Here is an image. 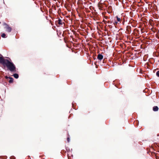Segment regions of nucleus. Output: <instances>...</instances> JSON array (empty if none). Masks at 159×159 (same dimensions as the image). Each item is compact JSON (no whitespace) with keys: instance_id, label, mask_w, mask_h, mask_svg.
<instances>
[{"instance_id":"2","label":"nucleus","mask_w":159,"mask_h":159,"mask_svg":"<svg viewBox=\"0 0 159 159\" xmlns=\"http://www.w3.org/2000/svg\"><path fill=\"white\" fill-rule=\"evenodd\" d=\"M5 28L6 29V31L8 32H10L11 31V27L8 26L6 24Z\"/></svg>"},{"instance_id":"6","label":"nucleus","mask_w":159,"mask_h":159,"mask_svg":"<svg viewBox=\"0 0 159 159\" xmlns=\"http://www.w3.org/2000/svg\"><path fill=\"white\" fill-rule=\"evenodd\" d=\"M116 18H117V20L118 21L120 22V18H119L118 16H116Z\"/></svg>"},{"instance_id":"5","label":"nucleus","mask_w":159,"mask_h":159,"mask_svg":"<svg viewBox=\"0 0 159 159\" xmlns=\"http://www.w3.org/2000/svg\"><path fill=\"white\" fill-rule=\"evenodd\" d=\"M14 77L16 79H17L18 78V75L17 74H15L13 75Z\"/></svg>"},{"instance_id":"1","label":"nucleus","mask_w":159,"mask_h":159,"mask_svg":"<svg viewBox=\"0 0 159 159\" xmlns=\"http://www.w3.org/2000/svg\"><path fill=\"white\" fill-rule=\"evenodd\" d=\"M0 63L4 66H6L11 71H15L16 67L13 63L8 60L4 59L2 57H0Z\"/></svg>"},{"instance_id":"8","label":"nucleus","mask_w":159,"mask_h":159,"mask_svg":"<svg viewBox=\"0 0 159 159\" xmlns=\"http://www.w3.org/2000/svg\"><path fill=\"white\" fill-rule=\"evenodd\" d=\"M10 78V80L9 81V82L10 83H12V82L13 81V78Z\"/></svg>"},{"instance_id":"11","label":"nucleus","mask_w":159,"mask_h":159,"mask_svg":"<svg viewBox=\"0 0 159 159\" xmlns=\"http://www.w3.org/2000/svg\"><path fill=\"white\" fill-rule=\"evenodd\" d=\"M115 23H116V24H117V22H115Z\"/></svg>"},{"instance_id":"10","label":"nucleus","mask_w":159,"mask_h":159,"mask_svg":"<svg viewBox=\"0 0 159 159\" xmlns=\"http://www.w3.org/2000/svg\"><path fill=\"white\" fill-rule=\"evenodd\" d=\"M70 139L69 138H67V140L68 142H69V141H70Z\"/></svg>"},{"instance_id":"7","label":"nucleus","mask_w":159,"mask_h":159,"mask_svg":"<svg viewBox=\"0 0 159 159\" xmlns=\"http://www.w3.org/2000/svg\"><path fill=\"white\" fill-rule=\"evenodd\" d=\"M2 37L3 38H5L6 36L5 34L3 33L2 34Z\"/></svg>"},{"instance_id":"4","label":"nucleus","mask_w":159,"mask_h":159,"mask_svg":"<svg viewBox=\"0 0 159 159\" xmlns=\"http://www.w3.org/2000/svg\"><path fill=\"white\" fill-rule=\"evenodd\" d=\"M158 108L157 106H154L153 107V110L154 111H157L158 110Z\"/></svg>"},{"instance_id":"3","label":"nucleus","mask_w":159,"mask_h":159,"mask_svg":"<svg viewBox=\"0 0 159 159\" xmlns=\"http://www.w3.org/2000/svg\"><path fill=\"white\" fill-rule=\"evenodd\" d=\"M97 58L98 60H101L103 59V56L101 54H98V56Z\"/></svg>"},{"instance_id":"9","label":"nucleus","mask_w":159,"mask_h":159,"mask_svg":"<svg viewBox=\"0 0 159 159\" xmlns=\"http://www.w3.org/2000/svg\"><path fill=\"white\" fill-rule=\"evenodd\" d=\"M156 75L157 76L159 77V70L157 72Z\"/></svg>"}]
</instances>
